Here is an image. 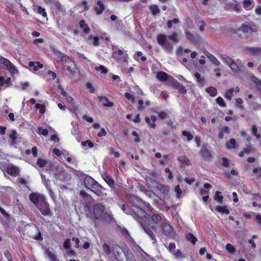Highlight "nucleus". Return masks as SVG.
Returning <instances> with one entry per match:
<instances>
[{
  "instance_id": "1",
  "label": "nucleus",
  "mask_w": 261,
  "mask_h": 261,
  "mask_svg": "<svg viewBox=\"0 0 261 261\" xmlns=\"http://www.w3.org/2000/svg\"><path fill=\"white\" fill-rule=\"evenodd\" d=\"M90 213L88 214L90 217L95 219L101 218L103 220L109 221L111 220V216L105 212V207L101 203H97L89 208Z\"/></svg>"
},
{
  "instance_id": "2",
  "label": "nucleus",
  "mask_w": 261,
  "mask_h": 261,
  "mask_svg": "<svg viewBox=\"0 0 261 261\" xmlns=\"http://www.w3.org/2000/svg\"><path fill=\"white\" fill-rule=\"evenodd\" d=\"M221 59L222 61L229 66L230 68L235 73H239L241 72V67H242L241 64V60H238L235 62L230 57L223 55L221 56Z\"/></svg>"
},
{
  "instance_id": "3",
  "label": "nucleus",
  "mask_w": 261,
  "mask_h": 261,
  "mask_svg": "<svg viewBox=\"0 0 261 261\" xmlns=\"http://www.w3.org/2000/svg\"><path fill=\"white\" fill-rule=\"evenodd\" d=\"M157 42L167 53L170 54L172 52L173 46L169 42L165 35L159 34L157 36Z\"/></svg>"
},
{
  "instance_id": "4",
  "label": "nucleus",
  "mask_w": 261,
  "mask_h": 261,
  "mask_svg": "<svg viewBox=\"0 0 261 261\" xmlns=\"http://www.w3.org/2000/svg\"><path fill=\"white\" fill-rule=\"evenodd\" d=\"M253 32V29L246 24H243L236 30L237 34L241 38H247L252 34Z\"/></svg>"
},
{
  "instance_id": "5",
  "label": "nucleus",
  "mask_w": 261,
  "mask_h": 261,
  "mask_svg": "<svg viewBox=\"0 0 261 261\" xmlns=\"http://www.w3.org/2000/svg\"><path fill=\"white\" fill-rule=\"evenodd\" d=\"M164 219L166 218L162 214L154 213L148 221L149 225L151 228L156 229L158 228V223L161 221L163 222Z\"/></svg>"
},
{
  "instance_id": "6",
  "label": "nucleus",
  "mask_w": 261,
  "mask_h": 261,
  "mask_svg": "<svg viewBox=\"0 0 261 261\" xmlns=\"http://www.w3.org/2000/svg\"><path fill=\"white\" fill-rule=\"evenodd\" d=\"M62 62L64 69L67 71L68 73L70 75H72V72H74L75 64L73 61L68 57H64Z\"/></svg>"
},
{
  "instance_id": "7",
  "label": "nucleus",
  "mask_w": 261,
  "mask_h": 261,
  "mask_svg": "<svg viewBox=\"0 0 261 261\" xmlns=\"http://www.w3.org/2000/svg\"><path fill=\"white\" fill-rule=\"evenodd\" d=\"M51 170L54 172L56 177L60 180H63L64 179L65 172L63 168L61 166L56 163L53 164L51 167Z\"/></svg>"
},
{
  "instance_id": "8",
  "label": "nucleus",
  "mask_w": 261,
  "mask_h": 261,
  "mask_svg": "<svg viewBox=\"0 0 261 261\" xmlns=\"http://www.w3.org/2000/svg\"><path fill=\"white\" fill-rule=\"evenodd\" d=\"M29 199L36 207L39 205V204L45 200L44 196L38 193L30 194L29 195Z\"/></svg>"
},
{
  "instance_id": "9",
  "label": "nucleus",
  "mask_w": 261,
  "mask_h": 261,
  "mask_svg": "<svg viewBox=\"0 0 261 261\" xmlns=\"http://www.w3.org/2000/svg\"><path fill=\"white\" fill-rule=\"evenodd\" d=\"M37 207L43 216H48L50 213L49 204L46 199Z\"/></svg>"
},
{
  "instance_id": "10",
  "label": "nucleus",
  "mask_w": 261,
  "mask_h": 261,
  "mask_svg": "<svg viewBox=\"0 0 261 261\" xmlns=\"http://www.w3.org/2000/svg\"><path fill=\"white\" fill-rule=\"evenodd\" d=\"M133 213L136 217H137L138 219H137V220L140 223H141L140 220H142L143 217L146 218L147 214L146 212L142 208H139L138 206L134 205Z\"/></svg>"
},
{
  "instance_id": "11",
  "label": "nucleus",
  "mask_w": 261,
  "mask_h": 261,
  "mask_svg": "<svg viewBox=\"0 0 261 261\" xmlns=\"http://www.w3.org/2000/svg\"><path fill=\"white\" fill-rule=\"evenodd\" d=\"M5 170L8 174L14 176H17L19 173V168L12 164L6 165Z\"/></svg>"
},
{
  "instance_id": "12",
  "label": "nucleus",
  "mask_w": 261,
  "mask_h": 261,
  "mask_svg": "<svg viewBox=\"0 0 261 261\" xmlns=\"http://www.w3.org/2000/svg\"><path fill=\"white\" fill-rule=\"evenodd\" d=\"M90 190L98 196L103 197L106 195L105 189L97 182Z\"/></svg>"
},
{
  "instance_id": "13",
  "label": "nucleus",
  "mask_w": 261,
  "mask_h": 261,
  "mask_svg": "<svg viewBox=\"0 0 261 261\" xmlns=\"http://www.w3.org/2000/svg\"><path fill=\"white\" fill-rule=\"evenodd\" d=\"M162 228L164 233L167 236L170 235L173 231V229L166 218L163 219V222H162Z\"/></svg>"
},
{
  "instance_id": "14",
  "label": "nucleus",
  "mask_w": 261,
  "mask_h": 261,
  "mask_svg": "<svg viewBox=\"0 0 261 261\" xmlns=\"http://www.w3.org/2000/svg\"><path fill=\"white\" fill-rule=\"evenodd\" d=\"M246 51L250 54L252 55L260 56L261 55V48L260 47H246L245 48Z\"/></svg>"
},
{
  "instance_id": "15",
  "label": "nucleus",
  "mask_w": 261,
  "mask_h": 261,
  "mask_svg": "<svg viewBox=\"0 0 261 261\" xmlns=\"http://www.w3.org/2000/svg\"><path fill=\"white\" fill-rule=\"evenodd\" d=\"M84 185L89 189H91L97 183L95 180L90 176H87L84 179Z\"/></svg>"
},
{
  "instance_id": "16",
  "label": "nucleus",
  "mask_w": 261,
  "mask_h": 261,
  "mask_svg": "<svg viewBox=\"0 0 261 261\" xmlns=\"http://www.w3.org/2000/svg\"><path fill=\"white\" fill-rule=\"evenodd\" d=\"M102 178L110 187L114 186L115 182L113 178L107 173L102 175Z\"/></svg>"
},
{
  "instance_id": "17",
  "label": "nucleus",
  "mask_w": 261,
  "mask_h": 261,
  "mask_svg": "<svg viewBox=\"0 0 261 261\" xmlns=\"http://www.w3.org/2000/svg\"><path fill=\"white\" fill-rule=\"evenodd\" d=\"M156 120V118L154 115H151L150 118L148 117H145L146 122L149 125L150 127L152 128L155 127V124L154 122Z\"/></svg>"
},
{
  "instance_id": "18",
  "label": "nucleus",
  "mask_w": 261,
  "mask_h": 261,
  "mask_svg": "<svg viewBox=\"0 0 261 261\" xmlns=\"http://www.w3.org/2000/svg\"><path fill=\"white\" fill-rule=\"evenodd\" d=\"M169 76L168 74L163 71L159 72L156 74V77L161 82L166 81Z\"/></svg>"
},
{
  "instance_id": "19",
  "label": "nucleus",
  "mask_w": 261,
  "mask_h": 261,
  "mask_svg": "<svg viewBox=\"0 0 261 261\" xmlns=\"http://www.w3.org/2000/svg\"><path fill=\"white\" fill-rule=\"evenodd\" d=\"M99 98L104 107H111L113 106V103L109 101L106 97L100 96Z\"/></svg>"
},
{
  "instance_id": "20",
  "label": "nucleus",
  "mask_w": 261,
  "mask_h": 261,
  "mask_svg": "<svg viewBox=\"0 0 261 261\" xmlns=\"http://www.w3.org/2000/svg\"><path fill=\"white\" fill-rule=\"evenodd\" d=\"M175 244L174 243H170L168 247V249L170 252H172L175 256H178L180 254V252L177 250L176 251Z\"/></svg>"
},
{
  "instance_id": "21",
  "label": "nucleus",
  "mask_w": 261,
  "mask_h": 261,
  "mask_svg": "<svg viewBox=\"0 0 261 261\" xmlns=\"http://www.w3.org/2000/svg\"><path fill=\"white\" fill-rule=\"evenodd\" d=\"M168 85L176 88L178 85L179 82L173 79L172 76H169L167 80L166 81Z\"/></svg>"
},
{
  "instance_id": "22",
  "label": "nucleus",
  "mask_w": 261,
  "mask_h": 261,
  "mask_svg": "<svg viewBox=\"0 0 261 261\" xmlns=\"http://www.w3.org/2000/svg\"><path fill=\"white\" fill-rule=\"evenodd\" d=\"M30 230L32 232H38L37 235L31 234L30 237V238H32V239H34L35 240H41V237L40 232L39 231V230L37 227L34 226L33 227L31 228Z\"/></svg>"
},
{
  "instance_id": "23",
  "label": "nucleus",
  "mask_w": 261,
  "mask_h": 261,
  "mask_svg": "<svg viewBox=\"0 0 261 261\" xmlns=\"http://www.w3.org/2000/svg\"><path fill=\"white\" fill-rule=\"evenodd\" d=\"M253 0H244L243 7L246 10H251L253 8Z\"/></svg>"
},
{
  "instance_id": "24",
  "label": "nucleus",
  "mask_w": 261,
  "mask_h": 261,
  "mask_svg": "<svg viewBox=\"0 0 261 261\" xmlns=\"http://www.w3.org/2000/svg\"><path fill=\"white\" fill-rule=\"evenodd\" d=\"M142 228L153 241L152 243L154 244L156 242V238L152 231L149 228L145 227L144 226H142Z\"/></svg>"
},
{
  "instance_id": "25",
  "label": "nucleus",
  "mask_w": 261,
  "mask_h": 261,
  "mask_svg": "<svg viewBox=\"0 0 261 261\" xmlns=\"http://www.w3.org/2000/svg\"><path fill=\"white\" fill-rule=\"evenodd\" d=\"M97 14L99 15L102 13L103 11L105 10V7L103 4L100 1H98L97 3V6L95 8Z\"/></svg>"
},
{
  "instance_id": "26",
  "label": "nucleus",
  "mask_w": 261,
  "mask_h": 261,
  "mask_svg": "<svg viewBox=\"0 0 261 261\" xmlns=\"http://www.w3.org/2000/svg\"><path fill=\"white\" fill-rule=\"evenodd\" d=\"M11 84V79H5L3 76H0V86L8 87Z\"/></svg>"
},
{
  "instance_id": "27",
  "label": "nucleus",
  "mask_w": 261,
  "mask_h": 261,
  "mask_svg": "<svg viewBox=\"0 0 261 261\" xmlns=\"http://www.w3.org/2000/svg\"><path fill=\"white\" fill-rule=\"evenodd\" d=\"M206 57L210 60V61L216 66H219L220 65V62L217 60V59L212 54L207 53L206 55Z\"/></svg>"
},
{
  "instance_id": "28",
  "label": "nucleus",
  "mask_w": 261,
  "mask_h": 261,
  "mask_svg": "<svg viewBox=\"0 0 261 261\" xmlns=\"http://www.w3.org/2000/svg\"><path fill=\"white\" fill-rule=\"evenodd\" d=\"M212 187V186L208 184H205L204 185V188L201 189L200 190V194L201 195H207L208 193V190Z\"/></svg>"
},
{
  "instance_id": "29",
  "label": "nucleus",
  "mask_w": 261,
  "mask_h": 261,
  "mask_svg": "<svg viewBox=\"0 0 261 261\" xmlns=\"http://www.w3.org/2000/svg\"><path fill=\"white\" fill-rule=\"evenodd\" d=\"M79 24L80 28L83 30L84 33L88 34L90 32V28L83 20H81Z\"/></svg>"
},
{
  "instance_id": "30",
  "label": "nucleus",
  "mask_w": 261,
  "mask_h": 261,
  "mask_svg": "<svg viewBox=\"0 0 261 261\" xmlns=\"http://www.w3.org/2000/svg\"><path fill=\"white\" fill-rule=\"evenodd\" d=\"M216 211L222 214H228L229 210L226 206H217L215 208Z\"/></svg>"
},
{
  "instance_id": "31",
  "label": "nucleus",
  "mask_w": 261,
  "mask_h": 261,
  "mask_svg": "<svg viewBox=\"0 0 261 261\" xmlns=\"http://www.w3.org/2000/svg\"><path fill=\"white\" fill-rule=\"evenodd\" d=\"M29 65L30 67H33L35 71H37L39 68H42L43 67V65L39 62H30L29 63Z\"/></svg>"
},
{
  "instance_id": "32",
  "label": "nucleus",
  "mask_w": 261,
  "mask_h": 261,
  "mask_svg": "<svg viewBox=\"0 0 261 261\" xmlns=\"http://www.w3.org/2000/svg\"><path fill=\"white\" fill-rule=\"evenodd\" d=\"M236 141L234 139H231L229 142H226V147L229 149H233L236 147Z\"/></svg>"
},
{
  "instance_id": "33",
  "label": "nucleus",
  "mask_w": 261,
  "mask_h": 261,
  "mask_svg": "<svg viewBox=\"0 0 261 261\" xmlns=\"http://www.w3.org/2000/svg\"><path fill=\"white\" fill-rule=\"evenodd\" d=\"M234 91V88H231L230 89L226 90L224 95L225 97L229 100H231L232 97V93Z\"/></svg>"
},
{
  "instance_id": "34",
  "label": "nucleus",
  "mask_w": 261,
  "mask_h": 261,
  "mask_svg": "<svg viewBox=\"0 0 261 261\" xmlns=\"http://www.w3.org/2000/svg\"><path fill=\"white\" fill-rule=\"evenodd\" d=\"M168 39L173 42H178V34L176 32H173L172 34L168 36Z\"/></svg>"
},
{
  "instance_id": "35",
  "label": "nucleus",
  "mask_w": 261,
  "mask_h": 261,
  "mask_svg": "<svg viewBox=\"0 0 261 261\" xmlns=\"http://www.w3.org/2000/svg\"><path fill=\"white\" fill-rule=\"evenodd\" d=\"M45 253L50 261H58L54 253L46 251Z\"/></svg>"
},
{
  "instance_id": "36",
  "label": "nucleus",
  "mask_w": 261,
  "mask_h": 261,
  "mask_svg": "<svg viewBox=\"0 0 261 261\" xmlns=\"http://www.w3.org/2000/svg\"><path fill=\"white\" fill-rule=\"evenodd\" d=\"M94 69L97 71H99L101 73H106L108 72L107 68L103 65L95 66Z\"/></svg>"
},
{
  "instance_id": "37",
  "label": "nucleus",
  "mask_w": 261,
  "mask_h": 261,
  "mask_svg": "<svg viewBox=\"0 0 261 261\" xmlns=\"http://www.w3.org/2000/svg\"><path fill=\"white\" fill-rule=\"evenodd\" d=\"M221 192L219 191H217L215 193V195L214 196V199L218 202L219 203H222L223 201V196L220 195Z\"/></svg>"
},
{
  "instance_id": "38",
  "label": "nucleus",
  "mask_w": 261,
  "mask_h": 261,
  "mask_svg": "<svg viewBox=\"0 0 261 261\" xmlns=\"http://www.w3.org/2000/svg\"><path fill=\"white\" fill-rule=\"evenodd\" d=\"M186 239L194 245L197 240L196 238L192 233H188L186 236Z\"/></svg>"
},
{
  "instance_id": "39",
  "label": "nucleus",
  "mask_w": 261,
  "mask_h": 261,
  "mask_svg": "<svg viewBox=\"0 0 261 261\" xmlns=\"http://www.w3.org/2000/svg\"><path fill=\"white\" fill-rule=\"evenodd\" d=\"M0 62L5 65L7 68L10 66L12 63L9 60L2 57H0Z\"/></svg>"
},
{
  "instance_id": "40",
  "label": "nucleus",
  "mask_w": 261,
  "mask_h": 261,
  "mask_svg": "<svg viewBox=\"0 0 261 261\" xmlns=\"http://www.w3.org/2000/svg\"><path fill=\"white\" fill-rule=\"evenodd\" d=\"M206 91L208 93H210L211 96H215L217 94V90L216 89V88H215L213 87H210L209 88H207L206 89Z\"/></svg>"
},
{
  "instance_id": "41",
  "label": "nucleus",
  "mask_w": 261,
  "mask_h": 261,
  "mask_svg": "<svg viewBox=\"0 0 261 261\" xmlns=\"http://www.w3.org/2000/svg\"><path fill=\"white\" fill-rule=\"evenodd\" d=\"M17 134L15 130H12L9 134V138L12 141L14 142L17 139Z\"/></svg>"
},
{
  "instance_id": "42",
  "label": "nucleus",
  "mask_w": 261,
  "mask_h": 261,
  "mask_svg": "<svg viewBox=\"0 0 261 261\" xmlns=\"http://www.w3.org/2000/svg\"><path fill=\"white\" fill-rule=\"evenodd\" d=\"M226 249L227 251L231 254L234 253L236 252V249L231 244L228 243L226 245Z\"/></svg>"
},
{
  "instance_id": "43",
  "label": "nucleus",
  "mask_w": 261,
  "mask_h": 261,
  "mask_svg": "<svg viewBox=\"0 0 261 261\" xmlns=\"http://www.w3.org/2000/svg\"><path fill=\"white\" fill-rule=\"evenodd\" d=\"M81 145L83 147H86L87 148V147L88 146L90 148L93 147V143L90 141V140H87L85 141H83L81 143Z\"/></svg>"
},
{
  "instance_id": "44",
  "label": "nucleus",
  "mask_w": 261,
  "mask_h": 261,
  "mask_svg": "<svg viewBox=\"0 0 261 261\" xmlns=\"http://www.w3.org/2000/svg\"><path fill=\"white\" fill-rule=\"evenodd\" d=\"M37 164L40 167H44L46 166L47 161L43 159L39 158L37 160Z\"/></svg>"
},
{
  "instance_id": "45",
  "label": "nucleus",
  "mask_w": 261,
  "mask_h": 261,
  "mask_svg": "<svg viewBox=\"0 0 261 261\" xmlns=\"http://www.w3.org/2000/svg\"><path fill=\"white\" fill-rule=\"evenodd\" d=\"M182 134L184 136L187 137V140L188 141H190L193 139V137L190 132L184 130L182 132Z\"/></svg>"
},
{
  "instance_id": "46",
  "label": "nucleus",
  "mask_w": 261,
  "mask_h": 261,
  "mask_svg": "<svg viewBox=\"0 0 261 261\" xmlns=\"http://www.w3.org/2000/svg\"><path fill=\"white\" fill-rule=\"evenodd\" d=\"M88 39L92 41V43L94 46H97L99 45V39L97 37H92V36H90L89 37Z\"/></svg>"
},
{
  "instance_id": "47",
  "label": "nucleus",
  "mask_w": 261,
  "mask_h": 261,
  "mask_svg": "<svg viewBox=\"0 0 261 261\" xmlns=\"http://www.w3.org/2000/svg\"><path fill=\"white\" fill-rule=\"evenodd\" d=\"M150 10L151 11L152 14L154 15H156L160 12V9L155 5L151 6L150 7Z\"/></svg>"
},
{
  "instance_id": "48",
  "label": "nucleus",
  "mask_w": 261,
  "mask_h": 261,
  "mask_svg": "<svg viewBox=\"0 0 261 261\" xmlns=\"http://www.w3.org/2000/svg\"><path fill=\"white\" fill-rule=\"evenodd\" d=\"M175 89H178L181 93H186L187 92V89L182 85L179 82Z\"/></svg>"
},
{
  "instance_id": "49",
  "label": "nucleus",
  "mask_w": 261,
  "mask_h": 261,
  "mask_svg": "<svg viewBox=\"0 0 261 261\" xmlns=\"http://www.w3.org/2000/svg\"><path fill=\"white\" fill-rule=\"evenodd\" d=\"M37 133L39 135H42L44 136H46L47 135L48 132L46 129H43L42 127H39L38 128Z\"/></svg>"
},
{
  "instance_id": "50",
  "label": "nucleus",
  "mask_w": 261,
  "mask_h": 261,
  "mask_svg": "<svg viewBox=\"0 0 261 261\" xmlns=\"http://www.w3.org/2000/svg\"><path fill=\"white\" fill-rule=\"evenodd\" d=\"M102 249H103V250L104 251V252L107 254H110L111 253V250L110 247L107 244H104L102 245Z\"/></svg>"
},
{
  "instance_id": "51",
  "label": "nucleus",
  "mask_w": 261,
  "mask_h": 261,
  "mask_svg": "<svg viewBox=\"0 0 261 261\" xmlns=\"http://www.w3.org/2000/svg\"><path fill=\"white\" fill-rule=\"evenodd\" d=\"M63 246L66 250L70 249V247H71L70 239H66L65 241H64Z\"/></svg>"
},
{
  "instance_id": "52",
  "label": "nucleus",
  "mask_w": 261,
  "mask_h": 261,
  "mask_svg": "<svg viewBox=\"0 0 261 261\" xmlns=\"http://www.w3.org/2000/svg\"><path fill=\"white\" fill-rule=\"evenodd\" d=\"M62 94L65 97L66 101L69 103H72L73 100V98L71 97L68 96L65 92L62 91Z\"/></svg>"
},
{
  "instance_id": "53",
  "label": "nucleus",
  "mask_w": 261,
  "mask_h": 261,
  "mask_svg": "<svg viewBox=\"0 0 261 261\" xmlns=\"http://www.w3.org/2000/svg\"><path fill=\"white\" fill-rule=\"evenodd\" d=\"M7 68L12 74H14L17 72V69L12 63H11V65H10V66H9Z\"/></svg>"
},
{
  "instance_id": "54",
  "label": "nucleus",
  "mask_w": 261,
  "mask_h": 261,
  "mask_svg": "<svg viewBox=\"0 0 261 261\" xmlns=\"http://www.w3.org/2000/svg\"><path fill=\"white\" fill-rule=\"evenodd\" d=\"M36 108L39 110V112L40 113H44L45 112V106L42 104L37 103L36 105Z\"/></svg>"
},
{
  "instance_id": "55",
  "label": "nucleus",
  "mask_w": 261,
  "mask_h": 261,
  "mask_svg": "<svg viewBox=\"0 0 261 261\" xmlns=\"http://www.w3.org/2000/svg\"><path fill=\"white\" fill-rule=\"evenodd\" d=\"M216 102L221 107H225V103L224 102L223 99L221 97H219L216 99Z\"/></svg>"
},
{
  "instance_id": "56",
  "label": "nucleus",
  "mask_w": 261,
  "mask_h": 261,
  "mask_svg": "<svg viewBox=\"0 0 261 261\" xmlns=\"http://www.w3.org/2000/svg\"><path fill=\"white\" fill-rule=\"evenodd\" d=\"M66 255L69 257H76V256L75 252L71 249L67 250Z\"/></svg>"
},
{
  "instance_id": "57",
  "label": "nucleus",
  "mask_w": 261,
  "mask_h": 261,
  "mask_svg": "<svg viewBox=\"0 0 261 261\" xmlns=\"http://www.w3.org/2000/svg\"><path fill=\"white\" fill-rule=\"evenodd\" d=\"M38 13L41 15H42L43 17H46L47 14L45 12V10L44 8H42L41 7H38Z\"/></svg>"
},
{
  "instance_id": "58",
  "label": "nucleus",
  "mask_w": 261,
  "mask_h": 261,
  "mask_svg": "<svg viewBox=\"0 0 261 261\" xmlns=\"http://www.w3.org/2000/svg\"><path fill=\"white\" fill-rule=\"evenodd\" d=\"M41 176L42 180V182H43V184L45 186L46 188L49 187V185L48 184V182L49 181V180L46 179L45 178V176L44 175H43L42 174H41Z\"/></svg>"
},
{
  "instance_id": "59",
  "label": "nucleus",
  "mask_w": 261,
  "mask_h": 261,
  "mask_svg": "<svg viewBox=\"0 0 261 261\" xmlns=\"http://www.w3.org/2000/svg\"><path fill=\"white\" fill-rule=\"evenodd\" d=\"M252 131L254 136H255L256 138L259 139L260 138V136L257 134V127L255 125H253L252 126Z\"/></svg>"
},
{
  "instance_id": "60",
  "label": "nucleus",
  "mask_w": 261,
  "mask_h": 261,
  "mask_svg": "<svg viewBox=\"0 0 261 261\" xmlns=\"http://www.w3.org/2000/svg\"><path fill=\"white\" fill-rule=\"evenodd\" d=\"M194 76L199 83H201L203 82V79L201 77L200 74L198 72H196Z\"/></svg>"
},
{
  "instance_id": "61",
  "label": "nucleus",
  "mask_w": 261,
  "mask_h": 261,
  "mask_svg": "<svg viewBox=\"0 0 261 261\" xmlns=\"http://www.w3.org/2000/svg\"><path fill=\"white\" fill-rule=\"evenodd\" d=\"M178 161L185 164H188L189 162V160L184 156H179L178 158Z\"/></svg>"
},
{
  "instance_id": "62",
  "label": "nucleus",
  "mask_w": 261,
  "mask_h": 261,
  "mask_svg": "<svg viewBox=\"0 0 261 261\" xmlns=\"http://www.w3.org/2000/svg\"><path fill=\"white\" fill-rule=\"evenodd\" d=\"M229 161L226 158H222V165L225 167H227L229 166Z\"/></svg>"
},
{
  "instance_id": "63",
  "label": "nucleus",
  "mask_w": 261,
  "mask_h": 261,
  "mask_svg": "<svg viewBox=\"0 0 261 261\" xmlns=\"http://www.w3.org/2000/svg\"><path fill=\"white\" fill-rule=\"evenodd\" d=\"M221 131H222L223 134H229L230 133V130L228 126H225L222 127Z\"/></svg>"
},
{
  "instance_id": "64",
  "label": "nucleus",
  "mask_w": 261,
  "mask_h": 261,
  "mask_svg": "<svg viewBox=\"0 0 261 261\" xmlns=\"http://www.w3.org/2000/svg\"><path fill=\"white\" fill-rule=\"evenodd\" d=\"M255 220L259 225H261V215L257 214L255 217Z\"/></svg>"
}]
</instances>
